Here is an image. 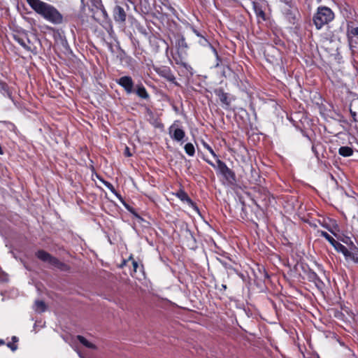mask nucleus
<instances>
[{
	"label": "nucleus",
	"mask_w": 358,
	"mask_h": 358,
	"mask_svg": "<svg viewBox=\"0 0 358 358\" xmlns=\"http://www.w3.org/2000/svg\"><path fill=\"white\" fill-rule=\"evenodd\" d=\"M29 6L40 16L53 24L64 22L62 14L52 5L41 0H26Z\"/></svg>",
	"instance_id": "obj_1"
},
{
	"label": "nucleus",
	"mask_w": 358,
	"mask_h": 358,
	"mask_svg": "<svg viewBox=\"0 0 358 358\" xmlns=\"http://www.w3.org/2000/svg\"><path fill=\"white\" fill-rule=\"evenodd\" d=\"M202 144L203 148L208 150L212 156L216 159L217 166L208 159L203 157V159L214 169H216L217 171L220 173L229 182H235L236 181V177L234 171L229 169L224 162L218 158V155L215 152L209 144L205 141H203Z\"/></svg>",
	"instance_id": "obj_2"
},
{
	"label": "nucleus",
	"mask_w": 358,
	"mask_h": 358,
	"mask_svg": "<svg viewBox=\"0 0 358 358\" xmlns=\"http://www.w3.org/2000/svg\"><path fill=\"white\" fill-rule=\"evenodd\" d=\"M335 18L333 10L325 6L317 7L316 12L313 16V22L317 30L321 29L324 26L329 24Z\"/></svg>",
	"instance_id": "obj_3"
},
{
	"label": "nucleus",
	"mask_w": 358,
	"mask_h": 358,
	"mask_svg": "<svg viewBox=\"0 0 358 358\" xmlns=\"http://www.w3.org/2000/svg\"><path fill=\"white\" fill-rule=\"evenodd\" d=\"M36 257L41 261L48 262L60 271H69L70 270V266L68 264L61 262L59 259L53 257L44 250H38L36 252Z\"/></svg>",
	"instance_id": "obj_4"
},
{
	"label": "nucleus",
	"mask_w": 358,
	"mask_h": 358,
	"mask_svg": "<svg viewBox=\"0 0 358 358\" xmlns=\"http://www.w3.org/2000/svg\"><path fill=\"white\" fill-rule=\"evenodd\" d=\"M13 39L18 43L26 50L31 52L34 54L37 53V48L28 38V34L25 31L18 32L13 34Z\"/></svg>",
	"instance_id": "obj_5"
},
{
	"label": "nucleus",
	"mask_w": 358,
	"mask_h": 358,
	"mask_svg": "<svg viewBox=\"0 0 358 358\" xmlns=\"http://www.w3.org/2000/svg\"><path fill=\"white\" fill-rule=\"evenodd\" d=\"M152 69L161 78L174 84L176 86H179V83L176 81V78L169 66L165 65H153Z\"/></svg>",
	"instance_id": "obj_6"
},
{
	"label": "nucleus",
	"mask_w": 358,
	"mask_h": 358,
	"mask_svg": "<svg viewBox=\"0 0 358 358\" xmlns=\"http://www.w3.org/2000/svg\"><path fill=\"white\" fill-rule=\"evenodd\" d=\"M97 178L112 192L113 193L116 197L119 199V201L122 203V204L124 206V208L131 214L136 215V213L135 209L129 205L123 197L121 196L120 193H118L115 189L114 186L108 181L105 180L99 176H96Z\"/></svg>",
	"instance_id": "obj_7"
},
{
	"label": "nucleus",
	"mask_w": 358,
	"mask_h": 358,
	"mask_svg": "<svg viewBox=\"0 0 358 358\" xmlns=\"http://www.w3.org/2000/svg\"><path fill=\"white\" fill-rule=\"evenodd\" d=\"M192 31L194 32V34H195L196 36L199 38V43H200V45H201L203 46L210 47V48L212 49V50L216 57V60H217L215 67H218L222 62V59L219 56V54H218L217 50L210 44V43L208 41V40L206 38V36L204 35V34H205L204 32L203 33L200 32L194 27H192Z\"/></svg>",
	"instance_id": "obj_8"
},
{
	"label": "nucleus",
	"mask_w": 358,
	"mask_h": 358,
	"mask_svg": "<svg viewBox=\"0 0 358 358\" xmlns=\"http://www.w3.org/2000/svg\"><path fill=\"white\" fill-rule=\"evenodd\" d=\"M117 84L122 87L127 94L134 92V82L129 76H124L116 80Z\"/></svg>",
	"instance_id": "obj_9"
},
{
	"label": "nucleus",
	"mask_w": 358,
	"mask_h": 358,
	"mask_svg": "<svg viewBox=\"0 0 358 358\" xmlns=\"http://www.w3.org/2000/svg\"><path fill=\"white\" fill-rule=\"evenodd\" d=\"M127 13L124 9L119 5H116L113 9V17L116 23L123 25L127 20Z\"/></svg>",
	"instance_id": "obj_10"
},
{
	"label": "nucleus",
	"mask_w": 358,
	"mask_h": 358,
	"mask_svg": "<svg viewBox=\"0 0 358 358\" xmlns=\"http://www.w3.org/2000/svg\"><path fill=\"white\" fill-rule=\"evenodd\" d=\"M347 35L350 48H356L358 44V27L348 26Z\"/></svg>",
	"instance_id": "obj_11"
},
{
	"label": "nucleus",
	"mask_w": 358,
	"mask_h": 358,
	"mask_svg": "<svg viewBox=\"0 0 358 358\" xmlns=\"http://www.w3.org/2000/svg\"><path fill=\"white\" fill-rule=\"evenodd\" d=\"M176 196L182 202H186L188 204V206L192 208L195 211H199L196 204L190 199L188 194L183 189H179L176 193Z\"/></svg>",
	"instance_id": "obj_12"
},
{
	"label": "nucleus",
	"mask_w": 358,
	"mask_h": 358,
	"mask_svg": "<svg viewBox=\"0 0 358 358\" xmlns=\"http://www.w3.org/2000/svg\"><path fill=\"white\" fill-rule=\"evenodd\" d=\"M169 134L172 139L176 141H182L185 136V131L181 128L175 127V124H173L169 127Z\"/></svg>",
	"instance_id": "obj_13"
},
{
	"label": "nucleus",
	"mask_w": 358,
	"mask_h": 358,
	"mask_svg": "<svg viewBox=\"0 0 358 358\" xmlns=\"http://www.w3.org/2000/svg\"><path fill=\"white\" fill-rule=\"evenodd\" d=\"M306 275L308 281L314 282L317 288L322 289L324 287V282L315 271L310 270Z\"/></svg>",
	"instance_id": "obj_14"
},
{
	"label": "nucleus",
	"mask_w": 358,
	"mask_h": 358,
	"mask_svg": "<svg viewBox=\"0 0 358 358\" xmlns=\"http://www.w3.org/2000/svg\"><path fill=\"white\" fill-rule=\"evenodd\" d=\"M134 93L142 99L147 100L150 99L149 93L141 83L136 85Z\"/></svg>",
	"instance_id": "obj_15"
},
{
	"label": "nucleus",
	"mask_w": 358,
	"mask_h": 358,
	"mask_svg": "<svg viewBox=\"0 0 358 358\" xmlns=\"http://www.w3.org/2000/svg\"><path fill=\"white\" fill-rule=\"evenodd\" d=\"M0 92L6 97L10 99L13 103L15 102L13 96V90L8 86V85L3 81L0 80Z\"/></svg>",
	"instance_id": "obj_16"
},
{
	"label": "nucleus",
	"mask_w": 358,
	"mask_h": 358,
	"mask_svg": "<svg viewBox=\"0 0 358 358\" xmlns=\"http://www.w3.org/2000/svg\"><path fill=\"white\" fill-rule=\"evenodd\" d=\"M215 94L219 97L220 101L223 105L229 106L230 100L229 99L228 94L226 93L222 88L215 90Z\"/></svg>",
	"instance_id": "obj_17"
},
{
	"label": "nucleus",
	"mask_w": 358,
	"mask_h": 358,
	"mask_svg": "<svg viewBox=\"0 0 358 358\" xmlns=\"http://www.w3.org/2000/svg\"><path fill=\"white\" fill-rule=\"evenodd\" d=\"M350 113L356 122H358V98L354 99L350 104Z\"/></svg>",
	"instance_id": "obj_18"
},
{
	"label": "nucleus",
	"mask_w": 358,
	"mask_h": 358,
	"mask_svg": "<svg viewBox=\"0 0 358 358\" xmlns=\"http://www.w3.org/2000/svg\"><path fill=\"white\" fill-rule=\"evenodd\" d=\"M349 255L345 256V260H351L353 262L358 264V248L353 245L352 248L348 250Z\"/></svg>",
	"instance_id": "obj_19"
},
{
	"label": "nucleus",
	"mask_w": 358,
	"mask_h": 358,
	"mask_svg": "<svg viewBox=\"0 0 358 358\" xmlns=\"http://www.w3.org/2000/svg\"><path fill=\"white\" fill-rule=\"evenodd\" d=\"M253 8L257 17H260L263 20H266V14L263 10L262 6L258 3H253Z\"/></svg>",
	"instance_id": "obj_20"
},
{
	"label": "nucleus",
	"mask_w": 358,
	"mask_h": 358,
	"mask_svg": "<svg viewBox=\"0 0 358 358\" xmlns=\"http://www.w3.org/2000/svg\"><path fill=\"white\" fill-rule=\"evenodd\" d=\"M333 247L338 252L342 253L345 257V256L349 255V249H348L345 245H343L338 241H336V243L333 245Z\"/></svg>",
	"instance_id": "obj_21"
},
{
	"label": "nucleus",
	"mask_w": 358,
	"mask_h": 358,
	"mask_svg": "<svg viewBox=\"0 0 358 358\" xmlns=\"http://www.w3.org/2000/svg\"><path fill=\"white\" fill-rule=\"evenodd\" d=\"M180 66L184 69V70H182V72L186 76L191 77L194 74L193 68L188 63L184 62L182 64H181Z\"/></svg>",
	"instance_id": "obj_22"
},
{
	"label": "nucleus",
	"mask_w": 358,
	"mask_h": 358,
	"mask_svg": "<svg viewBox=\"0 0 358 358\" xmlns=\"http://www.w3.org/2000/svg\"><path fill=\"white\" fill-rule=\"evenodd\" d=\"M353 152V149L349 146H341L338 149V154L344 157L352 156Z\"/></svg>",
	"instance_id": "obj_23"
},
{
	"label": "nucleus",
	"mask_w": 358,
	"mask_h": 358,
	"mask_svg": "<svg viewBox=\"0 0 358 358\" xmlns=\"http://www.w3.org/2000/svg\"><path fill=\"white\" fill-rule=\"evenodd\" d=\"M259 194L262 195L261 201L263 206H266L270 201V193L269 192L262 188Z\"/></svg>",
	"instance_id": "obj_24"
},
{
	"label": "nucleus",
	"mask_w": 358,
	"mask_h": 358,
	"mask_svg": "<svg viewBox=\"0 0 358 358\" xmlns=\"http://www.w3.org/2000/svg\"><path fill=\"white\" fill-rule=\"evenodd\" d=\"M77 339H78V341H79V342L81 344H83L86 348H90V349L95 348V345L93 343L88 341L84 336L78 335V336H77Z\"/></svg>",
	"instance_id": "obj_25"
},
{
	"label": "nucleus",
	"mask_w": 358,
	"mask_h": 358,
	"mask_svg": "<svg viewBox=\"0 0 358 358\" xmlns=\"http://www.w3.org/2000/svg\"><path fill=\"white\" fill-rule=\"evenodd\" d=\"M46 305L43 301H36L35 302V310L38 313H43L46 310Z\"/></svg>",
	"instance_id": "obj_26"
},
{
	"label": "nucleus",
	"mask_w": 358,
	"mask_h": 358,
	"mask_svg": "<svg viewBox=\"0 0 358 358\" xmlns=\"http://www.w3.org/2000/svg\"><path fill=\"white\" fill-rule=\"evenodd\" d=\"M131 261L133 269L131 271V275H133L134 273H136L137 268H138V263L134 259L133 255H131L127 260H124L123 264H126V262Z\"/></svg>",
	"instance_id": "obj_27"
},
{
	"label": "nucleus",
	"mask_w": 358,
	"mask_h": 358,
	"mask_svg": "<svg viewBox=\"0 0 358 358\" xmlns=\"http://www.w3.org/2000/svg\"><path fill=\"white\" fill-rule=\"evenodd\" d=\"M318 233H320V236L324 238L332 246L336 243V241L327 232L324 231H318Z\"/></svg>",
	"instance_id": "obj_28"
},
{
	"label": "nucleus",
	"mask_w": 358,
	"mask_h": 358,
	"mask_svg": "<svg viewBox=\"0 0 358 358\" xmlns=\"http://www.w3.org/2000/svg\"><path fill=\"white\" fill-rule=\"evenodd\" d=\"M185 151L189 156H194L195 154V149L194 146L192 143H187L185 144Z\"/></svg>",
	"instance_id": "obj_29"
},
{
	"label": "nucleus",
	"mask_w": 358,
	"mask_h": 358,
	"mask_svg": "<svg viewBox=\"0 0 358 358\" xmlns=\"http://www.w3.org/2000/svg\"><path fill=\"white\" fill-rule=\"evenodd\" d=\"M220 262L221 263V264L228 271H234L236 273H238V270L236 269L232 265H231L230 264L227 263V262L224 261V260H221V259H219Z\"/></svg>",
	"instance_id": "obj_30"
},
{
	"label": "nucleus",
	"mask_w": 358,
	"mask_h": 358,
	"mask_svg": "<svg viewBox=\"0 0 358 358\" xmlns=\"http://www.w3.org/2000/svg\"><path fill=\"white\" fill-rule=\"evenodd\" d=\"M177 45L179 48H187L188 45L185 41V38L183 36H181L177 41Z\"/></svg>",
	"instance_id": "obj_31"
},
{
	"label": "nucleus",
	"mask_w": 358,
	"mask_h": 358,
	"mask_svg": "<svg viewBox=\"0 0 358 358\" xmlns=\"http://www.w3.org/2000/svg\"><path fill=\"white\" fill-rule=\"evenodd\" d=\"M341 241L348 246V249L353 247L355 245L350 237H345L341 239Z\"/></svg>",
	"instance_id": "obj_32"
},
{
	"label": "nucleus",
	"mask_w": 358,
	"mask_h": 358,
	"mask_svg": "<svg viewBox=\"0 0 358 358\" xmlns=\"http://www.w3.org/2000/svg\"><path fill=\"white\" fill-rule=\"evenodd\" d=\"M286 15L288 17L289 22L292 24H295L296 17L292 13V10L288 9L286 12Z\"/></svg>",
	"instance_id": "obj_33"
},
{
	"label": "nucleus",
	"mask_w": 358,
	"mask_h": 358,
	"mask_svg": "<svg viewBox=\"0 0 358 358\" xmlns=\"http://www.w3.org/2000/svg\"><path fill=\"white\" fill-rule=\"evenodd\" d=\"M251 173H252V176H254V179H253L252 182L254 183H258L259 182H260V180H259L260 176H259V173L254 169H251Z\"/></svg>",
	"instance_id": "obj_34"
},
{
	"label": "nucleus",
	"mask_w": 358,
	"mask_h": 358,
	"mask_svg": "<svg viewBox=\"0 0 358 358\" xmlns=\"http://www.w3.org/2000/svg\"><path fill=\"white\" fill-rule=\"evenodd\" d=\"M273 43L275 45L278 46H283L284 42L277 36H275V37L273 39Z\"/></svg>",
	"instance_id": "obj_35"
},
{
	"label": "nucleus",
	"mask_w": 358,
	"mask_h": 358,
	"mask_svg": "<svg viewBox=\"0 0 358 358\" xmlns=\"http://www.w3.org/2000/svg\"><path fill=\"white\" fill-rule=\"evenodd\" d=\"M173 59L177 65L181 66V64H182L184 62L182 60V57L179 55L177 57H173Z\"/></svg>",
	"instance_id": "obj_36"
},
{
	"label": "nucleus",
	"mask_w": 358,
	"mask_h": 358,
	"mask_svg": "<svg viewBox=\"0 0 358 358\" xmlns=\"http://www.w3.org/2000/svg\"><path fill=\"white\" fill-rule=\"evenodd\" d=\"M7 346L12 350V351H15L17 348V345L16 344H15V343L12 342H9L7 343Z\"/></svg>",
	"instance_id": "obj_37"
},
{
	"label": "nucleus",
	"mask_w": 358,
	"mask_h": 358,
	"mask_svg": "<svg viewBox=\"0 0 358 358\" xmlns=\"http://www.w3.org/2000/svg\"><path fill=\"white\" fill-rule=\"evenodd\" d=\"M124 155L127 157H131L132 155L131 153L130 152L129 148L128 147H126V148H125Z\"/></svg>",
	"instance_id": "obj_38"
},
{
	"label": "nucleus",
	"mask_w": 358,
	"mask_h": 358,
	"mask_svg": "<svg viewBox=\"0 0 358 358\" xmlns=\"http://www.w3.org/2000/svg\"><path fill=\"white\" fill-rule=\"evenodd\" d=\"M282 1L285 3H286L287 5H288L289 6H291V3H292V0H282Z\"/></svg>",
	"instance_id": "obj_39"
},
{
	"label": "nucleus",
	"mask_w": 358,
	"mask_h": 358,
	"mask_svg": "<svg viewBox=\"0 0 358 358\" xmlns=\"http://www.w3.org/2000/svg\"><path fill=\"white\" fill-rule=\"evenodd\" d=\"M312 150L316 155L317 157L318 158V156H317L318 153L316 150V148L314 145L312 146Z\"/></svg>",
	"instance_id": "obj_40"
},
{
	"label": "nucleus",
	"mask_w": 358,
	"mask_h": 358,
	"mask_svg": "<svg viewBox=\"0 0 358 358\" xmlns=\"http://www.w3.org/2000/svg\"><path fill=\"white\" fill-rule=\"evenodd\" d=\"M221 287H222V288H221V289H220V291H222V290H223V291H225V290L227 289V285H224V284H222V285H221Z\"/></svg>",
	"instance_id": "obj_41"
},
{
	"label": "nucleus",
	"mask_w": 358,
	"mask_h": 358,
	"mask_svg": "<svg viewBox=\"0 0 358 358\" xmlns=\"http://www.w3.org/2000/svg\"><path fill=\"white\" fill-rule=\"evenodd\" d=\"M12 341H13V343H17V342H18V338H17V336H13L12 337Z\"/></svg>",
	"instance_id": "obj_42"
},
{
	"label": "nucleus",
	"mask_w": 358,
	"mask_h": 358,
	"mask_svg": "<svg viewBox=\"0 0 358 358\" xmlns=\"http://www.w3.org/2000/svg\"><path fill=\"white\" fill-rule=\"evenodd\" d=\"M4 344H5L4 341H3V340H2V339H0V345H4Z\"/></svg>",
	"instance_id": "obj_43"
},
{
	"label": "nucleus",
	"mask_w": 358,
	"mask_h": 358,
	"mask_svg": "<svg viewBox=\"0 0 358 358\" xmlns=\"http://www.w3.org/2000/svg\"><path fill=\"white\" fill-rule=\"evenodd\" d=\"M255 204L257 206H260V205L257 203V201H255Z\"/></svg>",
	"instance_id": "obj_44"
},
{
	"label": "nucleus",
	"mask_w": 358,
	"mask_h": 358,
	"mask_svg": "<svg viewBox=\"0 0 358 358\" xmlns=\"http://www.w3.org/2000/svg\"><path fill=\"white\" fill-rule=\"evenodd\" d=\"M47 27H48V29H50V30H52V29H53V28H52V27H48V26Z\"/></svg>",
	"instance_id": "obj_45"
},
{
	"label": "nucleus",
	"mask_w": 358,
	"mask_h": 358,
	"mask_svg": "<svg viewBox=\"0 0 358 358\" xmlns=\"http://www.w3.org/2000/svg\"><path fill=\"white\" fill-rule=\"evenodd\" d=\"M318 358H320V357H318Z\"/></svg>",
	"instance_id": "obj_46"
}]
</instances>
